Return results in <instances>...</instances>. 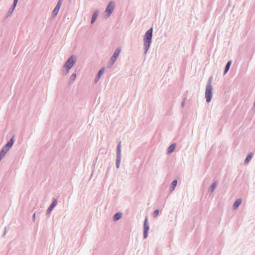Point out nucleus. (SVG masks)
Here are the masks:
<instances>
[{
    "label": "nucleus",
    "instance_id": "nucleus-1",
    "mask_svg": "<svg viewBox=\"0 0 255 255\" xmlns=\"http://www.w3.org/2000/svg\"><path fill=\"white\" fill-rule=\"evenodd\" d=\"M153 28L151 27L145 33L143 36V49L144 54H146L150 47L152 42Z\"/></svg>",
    "mask_w": 255,
    "mask_h": 255
},
{
    "label": "nucleus",
    "instance_id": "nucleus-2",
    "mask_svg": "<svg viewBox=\"0 0 255 255\" xmlns=\"http://www.w3.org/2000/svg\"><path fill=\"white\" fill-rule=\"evenodd\" d=\"M116 7V2L114 1H111L107 5L104 11V16L106 18H108L110 16L114 11Z\"/></svg>",
    "mask_w": 255,
    "mask_h": 255
},
{
    "label": "nucleus",
    "instance_id": "nucleus-3",
    "mask_svg": "<svg viewBox=\"0 0 255 255\" xmlns=\"http://www.w3.org/2000/svg\"><path fill=\"white\" fill-rule=\"evenodd\" d=\"M121 52V48L119 47H117L115 50L113 55L111 57L110 60L108 63V67L109 68L112 67L114 63L117 61L120 54Z\"/></svg>",
    "mask_w": 255,
    "mask_h": 255
},
{
    "label": "nucleus",
    "instance_id": "nucleus-4",
    "mask_svg": "<svg viewBox=\"0 0 255 255\" xmlns=\"http://www.w3.org/2000/svg\"><path fill=\"white\" fill-rule=\"evenodd\" d=\"M76 56L72 55L69 57L63 65V67H67L70 69L74 66V64L76 61Z\"/></svg>",
    "mask_w": 255,
    "mask_h": 255
},
{
    "label": "nucleus",
    "instance_id": "nucleus-5",
    "mask_svg": "<svg viewBox=\"0 0 255 255\" xmlns=\"http://www.w3.org/2000/svg\"><path fill=\"white\" fill-rule=\"evenodd\" d=\"M213 88L210 86H206L205 90V98L207 103H209L211 102L212 97H213Z\"/></svg>",
    "mask_w": 255,
    "mask_h": 255
},
{
    "label": "nucleus",
    "instance_id": "nucleus-6",
    "mask_svg": "<svg viewBox=\"0 0 255 255\" xmlns=\"http://www.w3.org/2000/svg\"><path fill=\"white\" fill-rule=\"evenodd\" d=\"M143 228V238L144 239H146L148 237V232L149 228L147 217L144 221Z\"/></svg>",
    "mask_w": 255,
    "mask_h": 255
},
{
    "label": "nucleus",
    "instance_id": "nucleus-7",
    "mask_svg": "<svg viewBox=\"0 0 255 255\" xmlns=\"http://www.w3.org/2000/svg\"><path fill=\"white\" fill-rule=\"evenodd\" d=\"M57 204V199H54L53 200V201H52V203L51 204V205L49 206V207L48 208V209L47 210L46 212H47V214H49L50 213L51 211L56 206Z\"/></svg>",
    "mask_w": 255,
    "mask_h": 255
},
{
    "label": "nucleus",
    "instance_id": "nucleus-8",
    "mask_svg": "<svg viewBox=\"0 0 255 255\" xmlns=\"http://www.w3.org/2000/svg\"><path fill=\"white\" fill-rule=\"evenodd\" d=\"M104 68H102V69H101L99 71V72H98V74H97V76H96V78H95V79L94 80L95 83H96L98 82V81L99 80V79L101 78V77L104 74Z\"/></svg>",
    "mask_w": 255,
    "mask_h": 255
},
{
    "label": "nucleus",
    "instance_id": "nucleus-9",
    "mask_svg": "<svg viewBox=\"0 0 255 255\" xmlns=\"http://www.w3.org/2000/svg\"><path fill=\"white\" fill-rule=\"evenodd\" d=\"M242 200L241 198L238 199L234 202L233 207L234 209H237L239 206L241 204Z\"/></svg>",
    "mask_w": 255,
    "mask_h": 255
},
{
    "label": "nucleus",
    "instance_id": "nucleus-10",
    "mask_svg": "<svg viewBox=\"0 0 255 255\" xmlns=\"http://www.w3.org/2000/svg\"><path fill=\"white\" fill-rule=\"evenodd\" d=\"M99 11L98 9H96L94 11L91 19V23H93L95 21L99 15Z\"/></svg>",
    "mask_w": 255,
    "mask_h": 255
},
{
    "label": "nucleus",
    "instance_id": "nucleus-11",
    "mask_svg": "<svg viewBox=\"0 0 255 255\" xmlns=\"http://www.w3.org/2000/svg\"><path fill=\"white\" fill-rule=\"evenodd\" d=\"M217 187V182L214 181L212 183V185L210 186L209 189V192L210 193V194L212 193L214 191L215 188Z\"/></svg>",
    "mask_w": 255,
    "mask_h": 255
},
{
    "label": "nucleus",
    "instance_id": "nucleus-12",
    "mask_svg": "<svg viewBox=\"0 0 255 255\" xmlns=\"http://www.w3.org/2000/svg\"><path fill=\"white\" fill-rule=\"evenodd\" d=\"M76 76H77V75L76 73H73L70 76V77L69 78V80L68 82V83L69 85H71L74 83V82L75 81V80L76 78Z\"/></svg>",
    "mask_w": 255,
    "mask_h": 255
},
{
    "label": "nucleus",
    "instance_id": "nucleus-13",
    "mask_svg": "<svg viewBox=\"0 0 255 255\" xmlns=\"http://www.w3.org/2000/svg\"><path fill=\"white\" fill-rule=\"evenodd\" d=\"M176 147V144L175 143L171 144L168 148L167 152L168 153H171L173 152Z\"/></svg>",
    "mask_w": 255,
    "mask_h": 255
},
{
    "label": "nucleus",
    "instance_id": "nucleus-14",
    "mask_svg": "<svg viewBox=\"0 0 255 255\" xmlns=\"http://www.w3.org/2000/svg\"><path fill=\"white\" fill-rule=\"evenodd\" d=\"M231 63H232L231 61H229L227 62V63L226 64L225 68V70H224V74H226L229 71L230 66L231 65Z\"/></svg>",
    "mask_w": 255,
    "mask_h": 255
},
{
    "label": "nucleus",
    "instance_id": "nucleus-15",
    "mask_svg": "<svg viewBox=\"0 0 255 255\" xmlns=\"http://www.w3.org/2000/svg\"><path fill=\"white\" fill-rule=\"evenodd\" d=\"M122 213L120 212L117 213L114 216L113 219L114 221H118L122 217Z\"/></svg>",
    "mask_w": 255,
    "mask_h": 255
},
{
    "label": "nucleus",
    "instance_id": "nucleus-16",
    "mask_svg": "<svg viewBox=\"0 0 255 255\" xmlns=\"http://www.w3.org/2000/svg\"><path fill=\"white\" fill-rule=\"evenodd\" d=\"M121 160V155L116 156V167L117 168L120 167V163Z\"/></svg>",
    "mask_w": 255,
    "mask_h": 255
},
{
    "label": "nucleus",
    "instance_id": "nucleus-17",
    "mask_svg": "<svg viewBox=\"0 0 255 255\" xmlns=\"http://www.w3.org/2000/svg\"><path fill=\"white\" fill-rule=\"evenodd\" d=\"M117 155H121V141H120L117 148Z\"/></svg>",
    "mask_w": 255,
    "mask_h": 255
},
{
    "label": "nucleus",
    "instance_id": "nucleus-18",
    "mask_svg": "<svg viewBox=\"0 0 255 255\" xmlns=\"http://www.w3.org/2000/svg\"><path fill=\"white\" fill-rule=\"evenodd\" d=\"M252 157H253L252 153L249 154L245 160V161H244L245 163L248 164L249 162V161H250V160L252 159Z\"/></svg>",
    "mask_w": 255,
    "mask_h": 255
},
{
    "label": "nucleus",
    "instance_id": "nucleus-19",
    "mask_svg": "<svg viewBox=\"0 0 255 255\" xmlns=\"http://www.w3.org/2000/svg\"><path fill=\"white\" fill-rule=\"evenodd\" d=\"M177 181L176 180H174L172 182L171 185H170V188H171V190L172 191L175 189V187L177 185Z\"/></svg>",
    "mask_w": 255,
    "mask_h": 255
},
{
    "label": "nucleus",
    "instance_id": "nucleus-20",
    "mask_svg": "<svg viewBox=\"0 0 255 255\" xmlns=\"http://www.w3.org/2000/svg\"><path fill=\"white\" fill-rule=\"evenodd\" d=\"M59 9H60V8H58L55 7L52 11V15L53 16H56Z\"/></svg>",
    "mask_w": 255,
    "mask_h": 255
},
{
    "label": "nucleus",
    "instance_id": "nucleus-21",
    "mask_svg": "<svg viewBox=\"0 0 255 255\" xmlns=\"http://www.w3.org/2000/svg\"><path fill=\"white\" fill-rule=\"evenodd\" d=\"M9 149H8L7 147L4 146L3 148L1 149L0 151L1 152H3L4 154H6V153L7 152V151L9 150Z\"/></svg>",
    "mask_w": 255,
    "mask_h": 255
},
{
    "label": "nucleus",
    "instance_id": "nucleus-22",
    "mask_svg": "<svg viewBox=\"0 0 255 255\" xmlns=\"http://www.w3.org/2000/svg\"><path fill=\"white\" fill-rule=\"evenodd\" d=\"M63 68L64 69V70L63 71V74L65 75H67L71 69L70 68L67 67H63Z\"/></svg>",
    "mask_w": 255,
    "mask_h": 255
},
{
    "label": "nucleus",
    "instance_id": "nucleus-23",
    "mask_svg": "<svg viewBox=\"0 0 255 255\" xmlns=\"http://www.w3.org/2000/svg\"><path fill=\"white\" fill-rule=\"evenodd\" d=\"M14 141H15V139H14V136L13 135L11 137V138L10 139L9 141H8L7 142H8L9 144H10V145H11L12 146Z\"/></svg>",
    "mask_w": 255,
    "mask_h": 255
},
{
    "label": "nucleus",
    "instance_id": "nucleus-24",
    "mask_svg": "<svg viewBox=\"0 0 255 255\" xmlns=\"http://www.w3.org/2000/svg\"><path fill=\"white\" fill-rule=\"evenodd\" d=\"M212 77H210L208 81V83H207L206 86H210L211 87H212Z\"/></svg>",
    "mask_w": 255,
    "mask_h": 255
},
{
    "label": "nucleus",
    "instance_id": "nucleus-25",
    "mask_svg": "<svg viewBox=\"0 0 255 255\" xmlns=\"http://www.w3.org/2000/svg\"><path fill=\"white\" fill-rule=\"evenodd\" d=\"M62 3V0H59L55 7H56L58 8H60L61 6Z\"/></svg>",
    "mask_w": 255,
    "mask_h": 255
},
{
    "label": "nucleus",
    "instance_id": "nucleus-26",
    "mask_svg": "<svg viewBox=\"0 0 255 255\" xmlns=\"http://www.w3.org/2000/svg\"><path fill=\"white\" fill-rule=\"evenodd\" d=\"M62 3V0H59L55 7H56L58 8H60L61 6Z\"/></svg>",
    "mask_w": 255,
    "mask_h": 255
},
{
    "label": "nucleus",
    "instance_id": "nucleus-27",
    "mask_svg": "<svg viewBox=\"0 0 255 255\" xmlns=\"http://www.w3.org/2000/svg\"><path fill=\"white\" fill-rule=\"evenodd\" d=\"M159 210H155L154 211L153 214L154 217L155 218L158 216V215L159 214Z\"/></svg>",
    "mask_w": 255,
    "mask_h": 255
},
{
    "label": "nucleus",
    "instance_id": "nucleus-28",
    "mask_svg": "<svg viewBox=\"0 0 255 255\" xmlns=\"http://www.w3.org/2000/svg\"><path fill=\"white\" fill-rule=\"evenodd\" d=\"M5 155L3 152L0 151V161L4 157Z\"/></svg>",
    "mask_w": 255,
    "mask_h": 255
},
{
    "label": "nucleus",
    "instance_id": "nucleus-29",
    "mask_svg": "<svg viewBox=\"0 0 255 255\" xmlns=\"http://www.w3.org/2000/svg\"><path fill=\"white\" fill-rule=\"evenodd\" d=\"M14 8H15V7H14V6L12 5V6L11 8H10V9L9 10V11H8L9 13H12L13 11L14 10Z\"/></svg>",
    "mask_w": 255,
    "mask_h": 255
},
{
    "label": "nucleus",
    "instance_id": "nucleus-30",
    "mask_svg": "<svg viewBox=\"0 0 255 255\" xmlns=\"http://www.w3.org/2000/svg\"><path fill=\"white\" fill-rule=\"evenodd\" d=\"M4 146H6V147H7L8 149H10L12 146V145H10V144H9L8 142H7L6 144Z\"/></svg>",
    "mask_w": 255,
    "mask_h": 255
},
{
    "label": "nucleus",
    "instance_id": "nucleus-31",
    "mask_svg": "<svg viewBox=\"0 0 255 255\" xmlns=\"http://www.w3.org/2000/svg\"><path fill=\"white\" fill-rule=\"evenodd\" d=\"M18 0H13V2L12 5L14 6V7H15V6L17 3Z\"/></svg>",
    "mask_w": 255,
    "mask_h": 255
},
{
    "label": "nucleus",
    "instance_id": "nucleus-32",
    "mask_svg": "<svg viewBox=\"0 0 255 255\" xmlns=\"http://www.w3.org/2000/svg\"><path fill=\"white\" fill-rule=\"evenodd\" d=\"M185 99L184 100V101L182 102V103H181V106L182 108H183L185 106Z\"/></svg>",
    "mask_w": 255,
    "mask_h": 255
},
{
    "label": "nucleus",
    "instance_id": "nucleus-33",
    "mask_svg": "<svg viewBox=\"0 0 255 255\" xmlns=\"http://www.w3.org/2000/svg\"><path fill=\"white\" fill-rule=\"evenodd\" d=\"M32 220L33 221L35 220V213H34L32 216Z\"/></svg>",
    "mask_w": 255,
    "mask_h": 255
}]
</instances>
